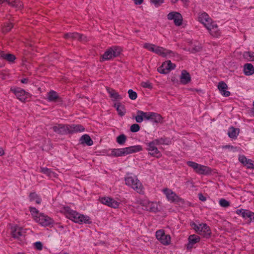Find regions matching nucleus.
<instances>
[{
    "mask_svg": "<svg viewBox=\"0 0 254 254\" xmlns=\"http://www.w3.org/2000/svg\"><path fill=\"white\" fill-rule=\"evenodd\" d=\"M151 112H144L141 110H137L136 116L134 118L136 122L138 123H140L143 120H149Z\"/></svg>",
    "mask_w": 254,
    "mask_h": 254,
    "instance_id": "f8f14e48",
    "label": "nucleus"
},
{
    "mask_svg": "<svg viewBox=\"0 0 254 254\" xmlns=\"http://www.w3.org/2000/svg\"><path fill=\"white\" fill-rule=\"evenodd\" d=\"M150 2L153 3L156 7H158L164 2V0H150Z\"/></svg>",
    "mask_w": 254,
    "mask_h": 254,
    "instance_id": "603ef678",
    "label": "nucleus"
},
{
    "mask_svg": "<svg viewBox=\"0 0 254 254\" xmlns=\"http://www.w3.org/2000/svg\"><path fill=\"white\" fill-rule=\"evenodd\" d=\"M148 204L149 205L146 208L147 211H149L151 212H156L157 211L158 208L155 203L149 201V203H148Z\"/></svg>",
    "mask_w": 254,
    "mask_h": 254,
    "instance_id": "4c0bfd02",
    "label": "nucleus"
},
{
    "mask_svg": "<svg viewBox=\"0 0 254 254\" xmlns=\"http://www.w3.org/2000/svg\"><path fill=\"white\" fill-rule=\"evenodd\" d=\"M195 172L199 174L207 175L211 173V170L208 167L199 164Z\"/></svg>",
    "mask_w": 254,
    "mask_h": 254,
    "instance_id": "a878e982",
    "label": "nucleus"
},
{
    "mask_svg": "<svg viewBox=\"0 0 254 254\" xmlns=\"http://www.w3.org/2000/svg\"><path fill=\"white\" fill-rule=\"evenodd\" d=\"M202 226L203 227V229L201 230L200 235L204 238H209L211 234V231L209 227L206 224H204Z\"/></svg>",
    "mask_w": 254,
    "mask_h": 254,
    "instance_id": "bb28decb",
    "label": "nucleus"
},
{
    "mask_svg": "<svg viewBox=\"0 0 254 254\" xmlns=\"http://www.w3.org/2000/svg\"><path fill=\"white\" fill-rule=\"evenodd\" d=\"M20 81L23 84H26L28 82V79L26 78H22L20 80Z\"/></svg>",
    "mask_w": 254,
    "mask_h": 254,
    "instance_id": "13d9d810",
    "label": "nucleus"
},
{
    "mask_svg": "<svg viewBox=\"0 0 254 254\" xmlns=\"http://www.w3.org/2000/svg\"><path fill=\"white\" fill-rule=\"evenodd\" d=\"M244 72L246 75H251L254 73V67L251 64H246L244 66Z\"/></svg>",
    "mask_w": 254,
    "mask_h": 254,
    "instance_id": "c85d7f7f",
    "label": "nucleus"
},
{
    "mask_svg": "<svg viewBox=\"0 0 254 254\" xmlns=\"http://www.w3.org/2000/svg\"><path fill=\"white\" fill-rule=\"evenodd\" d=\"M125 183L127 185L130 186L137 192L139 193L144 192L143 187L137 179L132 177H128L125 178Z\"/></svg>",
    "mask_w": 254,
    "mask_h": 254,
    "instance_id": "20e7f679",
    "label": "nucleus"
},
{
    "mask_svg": "<svg viewBox=\"0 0 254 254\" xmlns=\"http://www.w3.org/2000/svg\"><path fill=\"white\" fill-rule=\"evenodd\" d=\"M65 213L67 218L75 223L80 224L92 223L89 216L80 214L69 207L65 208Z\"/></svg>",
    "mask_w": 254,
    "mask_h": 254,
    "instance_id": "f257e3e1",
    "label": "nucleus"
},
{
    "mask_svg": "<svg viewBox=\"0 0 254 254\" xmlns=\"http://www.w3.org/2000/svg\"><path fill=\"white\" fill-rule=\"evenodd\" d=\"M244 166H246L249 169H254V161L251 159H248V161L244 164Z\"/></svg>",
    "mask_w": 254,
    "mask_h": 254,
    "instance_id": "09e8293b",
    "label": "nucleus"
},
{
    "mask_svg": "<svg viewBox=\"0 0 254 254\" xmlns=\"http://www.w3.org/2000/svg\"><path fill=\"white\" fill-rule=\"evenodd\" d=\"M141 85L142 87L148 89H152V86L151 83L149 81L142 82L141 83Z\"/></svg>",
    "mask_w": 254,
    "mask_h": 254,
    "instance_id": "8fccbe9b",
    "label": "nucleus"
},
{
    "mask_svg": "<svg viewBox=\"0 0 254 254\" xmlns=\"http://www.w3.org/2000/svg\"><path fill=\"white\" fill-rule=\"evenodd\" d=\"M17 254H24L23 253H18Z\"/></svg>",
    "mask_w": 254,
    "mask_h": 254,
    "instance_id": "774afa93",
    "label": "nucleus"
},
{
    "mask_svg": "<svg viewBox=\"0 0 254 254\" xmlns=\"http://www.w3.org/2000/svg\"><path fill=\"white\" fill-rule=\"evenodd\" d=\"M198 20L200 22L202 23L205 27L207 24L209 25L211 22H212L211 18L209 17L208 14L205 12L198 14Z\"/></svg>",
    "mask_w": 254,
    "mask_h": 254,
    "instance_id": "aec40b11",
    "label": "nucleus"
},
{
    "mask_svg": "<svg viewBox=\"0 0 254 254\" xmlns=\"http://www.w3.org/2000/svg\"><path fill=\"white\" fill-rule=\"evenodd\" d=\"M156 238L163 245H168L171 241V237L169 235H166L164 231L159 230L156 232Z\"/></svg>",
    "mask_w": 254,
    "mask_h": 254,
    "instance_id": "0eeeda50",
    "label": "nucleus"
},
{
    "mask_svg": "<svg viewBox=\"0 0 254 254\" xmlns=\"http://www.w3.org/2000/svg\"><path fill=\"white\" fill-rule=\"evenodd\" d=\"M147 149L149 151V154L151 156L159 157L161 155L160 151L154 144L151 145V142L147 143Z\"/></svg>",
    "mask_w": 254,
    "mask_h": 254,
    "instance_id": "5701e85b",
    "label": "nucleus"
},
{
    "mask_svg": "<svg viewBox=\"0 0 254 254\" xmlns=\"http://www.w3.org/2000/svg\"><path fill=\"white\" fill-rule=\"evenodd\" d=\"M176 65L171 63V61H167L164 62L162 65L157 68V71L162 74H167L170 70L175 69Z\"/></svg>",
    "mask_w": 254,
    "mask_h": 254,
    "instance_id": "423d86ee",
    "label": "nucleus"
},
{
    "mask_svg": "<svg viewBox=\"0 0 254 254\" xmlns=\"http://www.w3.org/2000/svg\"><path fill=\"white\" fill-rule=\"evenodd\" d=\"M228 135L230 138H234L237 137L238 133H237V128L231 127L228 131Z\"/></svg>",
    "mask_w": 254,
    "mask_h": 254,
    "instance_id": "58836bf2",
    "label": "nucleus"
},
{
    "mask_svg": "<svg viewBox=\"0 0 254 254\" xmlns=\"http://www.w3.org/2000/svg\"><path fill=\"white\" fill-rule=\"evenodd\" d=\"M127 140V137L124 134H122L117 137V142L121 145L124 144Z\"/></svg>",
    "mask_w": 254,
    "mask_h": 254,
    "instance_id": "ea45409f",
    "label": "nucleus"
},
{
    "mask_svg": "<svg viewBox=\"0 0 254 254\" xmlns=\"http://www.w3.org/2000/svg\"><path fill=\"white\" fill-rule=\"evenodd\" d=\"M7 3L18 9L23 7V3L20 0H6Z\"/></svg>",
    "mask_w": 254,
    "mask_h": 254,
    "instance_id": "7c9ffc66",
    "label": "nucleus"
},
{
    "mask_svg": "<svg viewBox=\"0 0 254 254\" xmlns=\"http://www.w3.org/2000/svg\"><path fill=\"white\" fill-rule=\"evenodd\" d=\"M178 0H171V2L172 3H175L178 1ZM184 3H187L188 2L189 0H181Z\"/></svg>",
    "mask_w": 254,
    "mask_h": 254,
    "instance_id": "bf43d9fd",
    "label": "nucleus"
},
{
    "mask_svg": "<svg viewBox=\"0 0 254 254\" xmlns=\"http://www.w3.org/2000/svg\"><path fill=\"white\" fill-rule=\"evenodd\" d=\"M206 28L209 31L210 34L213 37H218L221 35V32L218 29L217 25L214 22H211L209 25L207 24Z\"/></svg>",
    "mask_w": 254,
    "mask_h": 254,
    "instance_id": "4468645a",
    "label": "nucleus"
},
{
    "mask_svg": "<svg viewBox=\"0 0 254 254\" xmlns=\"http://www.w3.org/2000/svg\"><path fill=\"white\" fill-rule=\"evenodd\" d=\"M79 141L81 144H86L88 146H91L93 144V141L91 139L90 136L88 134H84L82 135Z\"/></svg>",
    "mask_w": 254,
    "mask_h": 254,
    "instance_id": "cd10ccee",
    "label": "nucleus"
},
{
    "mask_svg": "<svg viewBox=\"0 0 254 254\" xmlns=\"http://www.w3.org/2000/svg\"><path fill=\"white\" fill-rule=\"evenodd\" d=\"M108 93L110 95V97L116 100H119L122 99L121 96L114 89H108Z\"/></svg>",
    "mask_w": 254,
    "mask_h": 254,
    "instance_id": "c9c22d12",
    "label": "nucleus"
},
{
    "mask_svg": "<svg viewBox=\"0 0 254 254\" xmlns=\"http://www.w3.org/2000/svg\"><path fill=\"white\" fill-rule=\"evenodd\" d=\"M169 20H174V23L177 26L182 24L183 18L182 15L177 12H171L167 15Z\"/></svg>",
    "mask_w": 254,
    "mask_h": 254,
    "instance_id": "9b49d317",
    "label": "nucleus"
},
{
    "mask_svg": "<svg viewBox=\"0 0 254 254\" xmlns=\"http://www.w3.org/2000/svg\"><path fill=\"white\" fill-rule=\"evenodd\" d=\"M218 88L223 96L228 97L230 95V92L227 90L228 86L224 81H221L218 83Z\"/></svg>",
    "mask_w": 254,
    "mask_h": 254,
    "instance_id": "4be33fe9",
    "label": "nucleus"
},
{
    "mask_svg": "<svg viewBox=\"0 0 254 254\" xmlns=\"http://www.w3.org/2000/svg\"><path fill=\"white\" fill-rule=\"evenodd\" d=\"M35 221L43 226H48L54 223V220L47 215L40 213L38 217H35Z\"/></svg>",
    "mask_w": 254,
    "mask_h": 254,
    "instance_id": "39448f33",
    "label": "nucleus"
},
{
    "mask_svg": "<svg viewBox=\"0 0 254 254\" xmlns=\"http://www.w3.org/2000/svg\"><path fill=\"white\" fill-rule=\"evenodd\" d=\"M128 93L129 95V97L130 99L135 100L136 99L137 96V93L135 91H133L131 89H129L128 91Z\"/></svg>",
    "mask_w": 254,
    "mask_h": 254,
    "instance_id": "de8ad7c7",
    "label": "nucleus"
},
{
    "mask_svg": "<svg viewBox=\"0 0 254 254\" xmlns=\"http://www.w3.org/2000/svg\"><path fill=\"white\" fill-rule=\"evenodd\" d=\"M40 172L51 178L52 177H57V174L53 172L51 169L46 167H41Z\"/></svg>",
    "mask_w": 254,
    "mask_h": 254,
    "instance_id": "2f4dec72",
    "label": "nucleus"
},
{
    "mask_svg": "<svg viewBox=\"0 0 254 254\" xmlns=\"http://www.w3.org/2000/svg\"><path fill=\"white\" fill-rule=\"evenodd\" d=\"M163 142H164V139L163 138H160V139H155L150 142H151V145L154 144V145H159L160 144H162V143H163Z\"/></svg>",
    "mask_w": 254,
    "mask_h": 254,
    "instance_id": "3c124183",
    "label": "nucleus"
},
{
    "mask_svg": "<svg viewBox=\"0 0 254 254\" xmlns=\"http://www.w3.org/2000/svg\"><path fill=\"white\" fill-rule=\"evenodd\" d=\"M202 225H204V223L199 224L198 225L196 224L194 222H191L190 224V226L192 228H193L195 232L198 234H200V232L202 229H203Z\"/></svg>",
    "mask_w": 254,
    "mask_h": 254,
    "instance_id": "72a5a7b5",
    "label": "nucleus"
},
{
    "mask_svg": "<svg viewBox=\"0 0 254 254\" xmlns=\"http://www.w3.org/2000/svg\"><path fill=\"white\" fill-rule=\"evenodd\" d=\"M13 27V25L11 23H5L4 24L2 28V32L3 33H6L9 32Z\"/></svg>",
    "mask_w": 254,
    "mask_h": 254,
    "instance_id": "a19ab883",
    "label": "nucleus"
},
{
    "mask_svg": "<svg viewBox=\"0 0 254 254\" xmlns=\"http://www.w3.org/2000/svg\"><path fill=\"white\" fill-rule=\"evenodd\" d=\"M121 49L118 46H113L108 49L104 54L101 57L100 61L110 60L114 58L118 57L121 52Z\"/></svg>",
    "mask_w": 254,
    "mask_h": 254,
    "instance_id": "7ed1b4c3",
    "label": "nucleus"
},
{
    "mask_svg": "<svg viewBox=\"0 0 254 254\" xmlns=\"http://www.w3.org/2000/svg\"><path fill=\"white\" fill-rule=\"evenodd\" d=\"M47 99L50 102L61 103L63 102L62 98L54 90H51L47 93Z\"/></svg>",
    "mask_w": 254,
    "mask_h": 254,
    "instance_id": "a211bd4d",
    "label": "nucleus"
},
{
    "mask_svg": "<svg viewBox=\"0 0 254 254\" xmlns=\"http://www.w3.org/2000/svg\"><path fill=\"white\" fill-rule=\"evenodd\" d=\"M29 196L30 201H35L38 204L41 203V198L35 192H31Z\"/></svg>",
    "mask_w": 254,
    "mask_h": 254,
    "instance_id": "473e14b6",
    "label": "nucleus"
},
{
    "mask_svg": "<svg viewBox=\"0 0 254 254\" xmlns=\"http://www.w3.org/2000/svg\"><path fill=\"white\" fill-rule=\"evenodd\" d=\"M248 159L244 156L241 155L239 157V161L242 163L244 165L246 163V162L248 161Z\"/></svg>",
    "mask_w": 254,
    "mask_h": 254,
    "instance_id": "864d4df0",
    "label": "nucleus"
},
{
    "mask_svg": "<svg viewBox=\"0 0 254 254\" xmlns=\"http://www.w3.org/2000/svg\"><path fill=\"white\" fill-rule=\"evenodd\" d=\"M64 38L65 39H71L72 40L77 39L79 41H86V37L83 34L77 32L68 33L64 35Z\"/></svg>",
    "mask_w": 254,
    "mask_h": 254,
    "instance_id": "f3484780",
    "label": "nucleus"
},
{
    "mask_svg": "<svg viewBox=\"0 0 254 254\" xmlns=\"http://www.w3.org/2000/svg\"><path fill=\"white\" fill-rule=\"evenodd\" d=\"M100 201L102 204L114 208H118L120 205L119 202L113 198L109 197H102L100 199Z\"/></svg>",
    "mask_w": 254,
    "mask_h": 254,
    "instance_id": "ddd939ff",
    "label": "nucleus"
},
{
    "mask_svg": "<svg viewBox=\"0 0 254 254\" xmlns=\"http://www.w3.org/2000/svg\"><path fill=\"white\" fill-rule=\"evenodd\" d=\"M2 56H3V57L2 58V59L5 60L9 62H13L16 59L15 56L11 54H5L3 52Z\"/></svg>",
    "mask_w": 254,
    "mask_h": 254,
    "instance_id": "e433bc0d",
    "label": "nucleus"
},
{
    "mask_svg": "<svg viewBox=\"0 0 254 254\" xmlns=\"http://www.w3.org/2000/svg\"><path fill=\"white\" fill-rule=\"evenodd\" d=\"M156 46L149 43H145L143 45V47L149 51H150L151 52H154V49L155 48Z\"/></svg>",
    "mask_w": 254,
    "mask_h": 254,
    "instance_id": "c03bdc74",
    "label": "nucleus"
},
{
    "mask_svg": "<svg viewBox=\"0 0 254 254\" xmlns=\"http://www.w3.org/2000/svg\"><path fill=\"white\" fill-rule=\"evenodd\" d=\"M219 204L223 207H228L230 205V202L224 198H222L219 200Z\"/></svg>",
    "mask_w": 254,
    "mask_h": 254,
    "instance_id": "37998d69",
    "label": "nucleus"
},
{
    "mask_svg": "<svg viewBox=\"0 0 254 254\" xmlns=\"http://www.w3.org/2000/svg\"><path fill=\"white\" fill-rule=\"evenodd\" d=\"M191 81V77L190 73L186 70L182 71L180 77V82L183 84H187Z\"/></svg>",
    "mask_w": 254,
    "mask_h": 254,
    "instance_id": "b1692460",
    "label": "nucleus"
},
{
    "mask_svg": "<svg viewBox=\"0 0 254 254\" xmlns=\"http://www.w3.org/2000/svg\"><path fill=\"white\" fill-rule=\"evenodd\" d=\"M163 191L166 194L167 198L172 202H179L183 201V199L180 198L174 192L171 190L166 188L163 189Z\"/></svg>",
    "mask_w": 254,
    "mask_h": 254,
    "instance_id": "1a4fd4ad",
    "label": "nucleus"
},
{
    "mask_svg": "<svg viewBox=\"0 0 254 254\" xmlns=\"http://www.w3.org/2000/svg\"><path fill=\"white\" fill-rule=\"evenodd\" d=\"M141 150H142V147L140 145L131 146L124 148L113 149L111 151V154L116 157H120Z\"/></svg>",
    "mask_w": 254,
    "mask_h": 254,
    "instance_id": "f03ea898",
    "label": "nucleus"
},
{
    "mask_svg": "<svg viewBox=\"0 0 254 254\" xmlns=\"http://www.w3.org/2000/svg\"><path fill=\"white\" fill-rule=\"evenodd\" d=\"M153 52L163 57H166L168 55H170V57L175 56V55L173 51L159 46L155 47Z\"/></svg>",
    "mask_w": 254,
    "mask_h": 254,
    "instance_id": "2eb2a0df",
    "label": "nucleus"
},
{
    "mask_svg": "<svg viewBox=\"0 0 254 254\" xmlns=\"http://www.w3.org/2000/svg\"><path fill=\"white\" fill-rule=\"evenodd\" d=\"M253 220L254 221V216L253 217Z\"/></svg>",
    "mask_w": 254,
    "mask_h": 254,
    "instance_id": "338daca9",
    "label": "nucleus"
},
{
    "mask_svg": "<svg viewBox=\"0 0 254 254\" xmlns=\"http://www.w3.org/2000/svg\"><path fill=\"white\" fill-rule=\"evenodd\" d=\"M29 210L32 215L34 220H35V217H38L40 213H39L38 210L35 207H30Z\"/></svg>",
    "mask_w": 254,
    "mask_h": 254,
    "instance_id": "79ce46f5",
    "label": "nucleus"
},
{
    "mask_svg": "<svg viewBox=\"0 0 254 254\" xmlns=\"http://www.w3.org/2000/svg\"><path fill=\"white\" fill-rule=\"evenodd\" d=\"M115 106L116 107V109L118 112V114L120 116L122 117L125 115L126 113V109L124 106L119 103L117 104H115Z\"/></svg>",
    "mask_w": 254,
    "mask_h": 254,
    "instance_id": "f704fd0d",
    "label": "nucleus"
},
{
    "mask_svg": "<svg viewBox=\"0 0 254 254\" xmlns=\"http://www.w3.org/2000/svg\"><path fill=\"white\" fill-rule=\"evenodd\" d=\"M69 125H65L63 124H59L57 126L53 127V130L59 134H65L69 133V130L70 129Z\"/></svg>",
    "mask_w": 254,
    "mask_h": 254,
    "instance_id": "dca6fc26",
    "label": "nucleus"
},
{
    "mask_svg": "<svg viewBox=\"0 0 254 254\" xmlns=\"http://www.w3.org/2000/svg\"><path fill=\"white\" fill-rule=\"evenodd\" d=\"M198 198L199 200L202 201H204L206 199V197L202 193L198 194Z\"/></svg>",
    "mask_w": 254,
    "mask_h": 254,
    "instance_id": "4d7b16f0",
    "label": "nucleus"
},
{
    "mask_svg": "<svg viewBox=\"0 0 254 254\" xmlns=\"http://www.w3.org/2000/svg\"><path fill=\"white\" fill-rule=\"evenodd\" d=\"M134 1L135 4L139 5L143 2V0H134Z\"/></svg>",
    "mask_w": 254,
    "mask_h": 254,
    "instance_id": "052dcab7",
    "label": "nucleus"
},
{
    "mask_svg": "<svg viewBox=\"0 0 254 254\" xmlns=\"http://www.w3.org/2000/svg\"><path fill=\"white\" fill-rule=\"evenodd\" d=\"M224 148H233V147L232 146H230V145H226L225 146H224Z\"/></svg>",
    "mask_w": 254,
    "mask_h": 254,
    "instance_id": "0e129e2a",
    "label": "nucleus"
},
{
    "mask_svg": "<svg viewBox=\"0 0 254 254\" xmlns=\"http://www.w3.org/2000/svg\"><path fill=\"white\" fill-rule=\"evenodd\" d=\"M69 127H71L69 130V133H72L73 132H77L78 131L81 132L85 130L83 126L81 125H72L71 126L69 125Z\"/></svg>",
    "mask_w": 254,
    "mask_h": 254,
    "instance_id": "c756f323",
    "label": "nucleus"
},
{
    "mask_svg": "<svg viewBox=\"0 0 254 254\" xmlns=\"http://www.w3.org/2000/svg\"><path fill=\"white\" fill-rule=\"evenodd\" d=\"M187 164L189 167H190L192 168H193L194 169V170L195 171V172L196 171V170H197V167H199V164H198L195 162H192V161H188L187 162Z\"/></svg>",
    "mask_w": 254,
    "mask_h": 254,
    "instance_id": "a18cd8bd",
    "label": "nucleus"
},
{
    "mask_svg": "<svg viewBox=\"0 0 254 254\" xmlns=\"http://www.w3.org/2000/svg\"><path fill=\"white\" fill-rule=\"evenodd\" d=\"M148 203H149V201H148L147 200H142L140 202V204L144 207V209L146 210V208L149 205Z\"/></svg>",
    "mask_w": 254,
    "mask_h": 254,
    "instance_id": "5fc2aeb1",
    "label": "nucleus"
},
{
    "mask_svg": "<svg viewBox=\"0 0 254 254\" xmlns=\"http://www.w3.org/2000/svg\"><path fill=\"white\" fill-rule=\"evenodd\" d=\"M150 117L149 120L155 124H162L163 123V118L159 114L151 112Z\"/></svg>",
    "mask_w": 254,
    "mask_h": 254,
    "instance_id": "393cba45",
    "label": "nucleus"
},
{
    "mask_svg": "<svg viewBox=\"0 0 254 254\" xmlns=\"http://www.w3.org/2000/svg\"><path fill=\"white\" fill-rule=\"evenodd\" d=\"M3 51H0V58L2 59V58L3 57Z\"/></svg>",
    "mask_w": 254,
    "mask_h": 254,
    "instance_id": "69168bd1",
    "label": "nucleus"
},
{
    "mask_svg": "<svg viewBox=\"0 0 254 254\" xmlns=\"http://www.w3.org/2000/svg\"><path fill=\"white\" fill-rule=\"evenodd\" d=\"M248 54H249V56L251 57V58H252V60L254 61V53L252 54V55L250 54V52L248 53Z\"/></svg>",
    "mask_w": 254,
    "mask_h": 254,
    "instance_id": "e2e57ef3",
    "label": "nucleus"
},
{
    "mask_svg": "<svg viewBox=\"0 0 254 254\" xmlns=\"http://www.w3.org/2000/svg\"><path fill=\"white\" fill-rule=\"evenodd\" d=\"M200 237L196 235H191L188 238L189 243L187 244V249H191L194 245L200 241Z\"/></svg>",
    "mask_w": 254,
    "mask_h": 254,
    "instance_id": "412c9836",
    "label": "nucleus"
},
{
    "mask_svg": "<svg viewBox=\"0 0 254 254\" xmlns=\"http://www.w3.org/2000/svg\"><path fill=\"white\" fill-rule=\"evenodd\" d=\"M26 233V230L22 227L17 225L11 227V234L14 238L19 239L24 236Z\"/></svg>",
    "mask_w": 254,
    "mask_h": 254,
    "instance_id": "9d476101",
    "label": "nucleus"
},
{
    "mask_svg": "<svg viewBox=\"0 0 254 254\" xmlns=\"http://www.w3.org/2000/svg\"><path fill=\"white\" fill-rule=\"evenodd\" d=\"M236 213L238 215H241L244 218H249V223H250L252 220L254 213L249 210L240 209L236 210Z\"/></svg>",
    "mask_w": 254,
    "mask_h": 254,
    "instance_id": "6ab92c4d",
    "label": "nucleus"
},
{
    "mask_svg": "<svg viewBox=\"0 0 254 254\" xmlns=\"http://www.w3.org/2000/svg\"><path fill=\"white\" fill-rule=\"evenodd\" d=\"M10 90L15 94L17 98L22 102H24L29 96L28 93L20 88H11Z\"/></svg>",
    "mask_w": 254,
    "mask_h": 254,
    "instance_id": "6e6552de",
    "label": "nucleus"
},
{
    "mask_svg": "<svg viewBox=\"0 0 254 254\" xmlns=\"http://www.w3.org/2000/svg\"><path fill=\"white\" fill-rule=\"evenodd\" d=\"M4 152L2 148H0V156L4 155Z\"/></svg>",
    "mask_w": 254,
    "mask_h": 254,
    "instance_id": "680f3d73",
    "label": "nucleus"
},
{
    "mask_svg": "<svg viewBox=\"0 0 254 254\" xmlns=\"http://www.w3.org/2000/svg\"><path fill=\"white\" fill-rule=\"evenodd\" d=\"M36 249L38 250H41L42 249V244L40 242H37L34 244Z\"/></svg>",
    "mask_w": 254,
    "mask_h": 254,
    "instance_id": "6e6d98bb",
    "label": "nucleus"
},
{
    "mask_svg": "<svg viewBox=\"0 0 254 254\" xmlns=\"http://www.w3.org/2000/svg\"><path fill=\"white\" fill-rule=\"evenodd\" d=\"M140 129V126L137 124H134L130 126V130L132 132H136Z\"/></svg>",
    "mask_w": 254,
    "mask_h": 254,
    "instance_id": "49530a36",
    "label": "nucleus"
}]
</instances>
